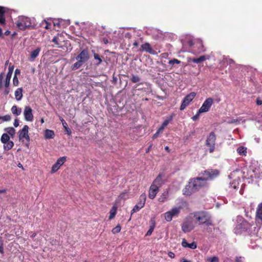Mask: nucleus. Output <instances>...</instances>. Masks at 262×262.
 Here are the masks:
<instances>
[{
	"label": "nucleus",
	"mask_w": 262,
	"mask_h": 262,
	"mask_svg": "<svg viewBox=\"0 0 262 262\" xmlns=\"http://www.w3.org/2000/svg\"><path fill=\"white\" fill-rule=\"evenodd\" d=\"M219 171L216 169H208L205 170L203 173L204 177H198L190 180L196 190L205 186L207 181L211 180L219 174Z\"/></svg>",
	"instance_id": "nucleus-1"
},
{
	"label": "nucleus",
	"mask_w": 262,
	"mask_h": 262,
	"mask_svg": "<svg viewBox=\"0 0 262 262\" xmlns=\"http://www.w3.org/2000/svg\"><path fill=\"white\" fill-rule=\"evenodd\" d=\"M193 217L199 225H205L207 226H213L212 221L210 214L204 211L195 212L193 213Z\"/></svg>",
	"instance_id": "nucleus-2"
},
{
	"label": "nucleus",
	"mask_w": 262,
	"mask_h": 262,
	"mask_svg": "<svg viewBox=\"0 0 262 262\" xmlns=\"http://www.w3.org/2000/svg\"><path fill=\"white\" fill-rule=\"evenodd\" d=\"M35 25L34 18H29L24 16L18 17L16 26L20 30H24L34 26Z\"/></svg>",
	"instance_id": "nucleus-3"
},
{
	"label": "nucleus",
	"mask_w": 262,
	"mask_h": 262,
	"mask_svg": "<svg viewBox=\"0 0 262 262\" xmlns=\"http://www.w3.org/2000/svg\"><path fill=\"white\" fill-rule=\"evenodd\" d=\"M238 223L234 229L235 234H241L243 232L246 231L249 227L248 223L240 216L238 217Z\"/></svg>",
	"instance_id": "nucleus-4"
},
{
	"label": "nucleus",
	"mask_w": 262,
	"mask_h": 262,
	"mask_svg": "<svg viewBox=\"0 0 262 262\" xmlns=\"http://www.w3.org/2000/svg\"><path fill=\"white\" fill-rule=\"evenodd\" d=\"M182 208L181 206L172 207L170 210L166 212L163 214L165 220L168 222L171 221L173 217L179 216Z\"/></svg>",
	"instance_id": "nucleus-5"
},
{
	"label": "nucleus",
	"mask_w": 262,
	"mask_h": 262,
	"mask_svg": "<svg viewBox=\"0 0 262 262\" xmlns=\"http://www.w3.org/2000/svg\"><path fill=\"white\" fill-rule=\"evenodd\" d=\"M1 141L3 143L4 150H9L14 146V143L10 140V136L7 134H3L1 136Z\"/></svg>",
	"instance_id": "nucleus-6"
},
{
	"label": "nucleus",
	"mask_w": 262,
	"mask_h": 262,
	"mask_svg": "<svg viewBox=\"0 0 262 262\" xmlns=\"http://www.w3.org/2000/svg\"><path fill=\"white\" fill-rule=\"evenodd\" d=\"M216 136L214 132H211L207 137L206 145L209 147V152L212 153L215 148Z\"/></svg>",
	"instance_id": "nucleus-7"
},
{
	"label": "nucleus",
	"mask_w": 262,
	"mask_h": 262,
	"mask_svg": "<svg viewBox=\"0 0 262 262\" xmlns=\"http://www.w3.org/2000/svg\"><path fill=\"white\" fill-rule=\"evenodd\" d=\"M146 199V194L143 193L142 194L139 198V200L137 204L134 207L133 209L131 211L132 214L135 212L139 211L141 208H142L145 205Z\"/></svg>",
	"instance_id": "nucleus-8"
},
{
	"label": "nucleus",
	"mask_w": 262,
	"mask_h": 262,
	"mask_svg": "<svg viewBox=\"0 0 262 262\" xmlns=\"http://www.w3.org/2000/svg\"><path fill=\"white\" fill-rule=\"evenodd\" d=\"M181 227L182 231L185 233L189 232L194 228L192 221L188 218L183 222Z\"/></svg>",
	"instance_id": "nucleus-9"
},
{
	"label": "nucleus",
	"mask_w": 262,
	"mask_h": 262,
	"mask_svg": "<svg viewBox=\"0 0 262 262\" xmlns=\"http://www.w3.org/2000/svg\"><path fill=\"white\" fill-rule=\"evenodd\" d=\"M196 96V93L194 92H191L189 94L187 95L182 101L181 105L180 106L181 110H184L192 101L194 98Z\"/></svg>",
	"instance_id": "nucleus-10"
},
{
	"label": "nucleus",
	"mask_w": 262,
	"mask_h": 262,
	"mask_svg": "<svg viewBox=\"0 0 262 262\" xmlns=\"http://www.w3.org/2000/svg\"><path fill=\"white\" fill-rule=\"evenodd\" d=\"M213 99L211 98H207L203 102L202 106L199 110V113H206L209 111L211 106L213 104Z\"/></svg>",
	"instance_id": "nucleus-11"
},
{
	"label": "nucleus",
	"mask_w": 262,
	"mask_h": 262,
	"mask_svg": "<svg viewBox=\"0 0 262 262\" xmlns=\"http://www.w3.org/2000/svg\"><path fill=\"white\" fill-rule=\"evenodd\" d=\"M29 127L28 125H25L23 128L19 132V140L22 142L24 141V140H26L27 141L29 142L30 137L28 134Z\"/></svg>",
	"instance_id": "nucleus-12"
},
{
	"label": "nucleus",
	"mask_w": 262,
	"mask_h": 262,
	"mask_svg": "<svg viewBox=\"0 0 262 262\" xmlns=\"http://www.w3.org/2000/svg\"><path fill=\"white\" fill-rule=\"evenodd\" d=\"M25 119L27 121L32 122L33 120L32 109L29 106H26L24 111Z\"/></svg>",
	"instance_id": "nucleus-13"
},
{
	"label": "nucleus",
	"mask_w": 262,
	"mask_h": 262,
	"mask_svg": "<svg viewBox=\"0 0 262 262\" xmlns=\"http://www.w3.org/2000/svg\"><path fill=\"white\" fill-rule=\"evenodd\" d=\"M165 174L163 173H160L156 178L154 180L151 184L154 185L160 188L165 183Z\"/></svg>",
	"instance_id": "nucleus-14"
},
{
	"label": "nucleus",
	"mask_w": 262,
	"mask_h": 262,
	"mask_svg": "<svg viewBox=\"0 0 262 262\" xmlns=\"http://www.w3.org/2000/svg\"><path fill=\"white\" fill-rule=\"evenodd\" d=\"M66 161V157H62L59 158L56 162L52 166L51 172L54 173L57 171L60 168V167Z\"/></svg>",
	"instance_id": "nucleus-15"
},
{
	"label": "nucleus",
	"mask_w": 262,
	"mask_h": 262,
	"mask_svg": "<svg viewBox=\"0 0 262 262\" xmlns=\"http://www.w3.org/2000/svg\"><path fill=\"white\" fill-rule=\"evenodd\" d=\"M193 186V185L192 184H191V182L189 181L188 184L186 185L185 188L183 190V194L187 196L190 195L193 193L197 191L194 187Z\"/></svg>",
	"instance_id": "nucleus-16"
},
{
	"label": "nucleus",
	"mask_w": 262,
	"mask_h": 262,
	"mask_svg": "<svg viewBox=\"0 0 262 262\" xmlns=\"http://www.w3.org/2000/svg\"><path fill=\"white\" fill-rule=\"evenodd\" d=\"M76 59L84 63L89 59V55L87 50H83L76 57Z\"/></svg>",
	"instance_id": "nucleus-17"
},
{
	"label": "nucleus",
	"mask_w": 262,
	"mask_h": 262,
	"mask_svg": "<svg viewBox=\"0 0 262 262\" xmlns=\"http://www.w3.org/2000/svg\"><path fill=\"white\" fill-rule=\"evenodd\" d=\"M159 191V187L154 185L151 184L149 189L148 197L150 199H154L156 197Z\"/></svg>",
	"instance_id": "nucleus-18"
},
{
	"label": "nucleus",
	"mask_w": 262,
	"mask_h": 262,
	"mask_svg": "<svg viewBox=\"0 0 262 262\" xmlns=\"http://www.w3.org/2000/svg\"><path fill=\"white\" fill-rule=\"evenodd\" d=\"M209 56L208 55H203L198 58H189L188 61H192L193 62L199 63L202 62L207 59H209Z\"/></svg>",
	"instance_id": "nucleus-19"
},
{
	"label": "nucleus",
	"mask_w": 262,
	"mask_h": 262,
	"mask_svg": "<svg viewBox=\"0 0 262 262\" xmlns=\"http://www.w3.org/2000/svg\"><path fill=\"white\" fill-rule=\"evenodd\" d=\"M40 50L41 49L40 48H37L35 50L31 52L29 60L31 61H33L35 58H36L39 55Z\"/></svg>",
	"instance_id": "nucleus-20"
},
{
	"label": "nucleus",
	"mask_w": 262,
	"mask_h": 262,
	"mask_svg": "<svg viewBox=\"0 0 262 262\" xmlns=\"http://www.w3.org/2000/svg\"><path fill=\"white\" fill-rule=\"evenodd\" d=\"M182 246L184 248H189L191 249H194L197 247L196 244L195 242H193L190 244H188L185 239H183Z\"/></svg>",
	"instance_id": "nucleus-21"
},
{
	"label": "nucleus",
	"mask_w": 262,
	"mask_h": 262,
	"mask_svg": "<svg viewBox=\"0 0 262 262\" xmlns=\"http://www.w3.org/2000/svg\"><path fill=\"white\" fill-rule=\"evenodd\" d=\"M142 50L145 51L148 53L152 54H155V51L153 50L149 43H145L141 46Z\"/></svg>",
	"instance_id": "nucleus-22"
},
{
	"label": "nucleus",
	"mask_w": 262,
	"mask_h": 262,
	"mask_svg": "<svg viewBox=\"0 0 262 262\" xmlns=\"http://www.w3.org/2000/svg\"><path fill=\"white\" fill-rule=\"evenodd\" d=\"M4 130L7 132L6 134H7L9 136H10L12 138H13L15 133L16 130L15 129L12 127H7L5 128Z\"/></svg>",
	"instance_id": "nucleus-23"
},
{
	"label": "nucleus",
	"mask_w": 262,
	"mask_h": 262,
	"mask_svg": "<svg viewBox=\"0 0 262 262\" xmlns=\"http://www.w3.org/2000/svg\"><path fill=\"white\" fill-rule=\"evenodd\" d=\"M15 99L17 101H20L23 97V89L22 88H18L15 91Z\"/></svg>",
	"instance_id": "nucleus-24"
},
{
	"label": "nucleus",
	"mask_w": 262,
	"mask_h": 262,
	"mask_svg": "<svg viewBox=\"0 0 262 262\" xmlns=\"http://www.w3.org/2000/svg\"><path fill=\"white\" fill-rule=\"evenodd\" d=\"M256 214V217L262 221V202L258 205Z\"/></svg>",
	"instance_id": "nucleus-25"
},
{
	"label": "nucleus",
	"mask_w": 262,
	"mask_h": 262,
	"mask_svg": "<svg viewBox=\"0 0 262 262\" xmlns=\"http://www.w3.org/2000/svg\"><path fill=\"white\" fill-rule=\"evenodd\" d=\"M172 120V116L169 117L168 119H166L162 124L161 126L158 129L160 131L162 132L165 127L169 124V123Z\"/></svg>",
	"instance_id": "nucleus-26"
},
{
	"label": "nucleus",
	"mask_w": 262,
	"mask_h": 262,
	"mask_svg": "<svg viewBox=\"0 0 262 262\" xmlns=\"http://www.w3.org/2000/svg\"><path fill=\"white\" fill-rule=\"evenodd\" d=\"M236 150L238 155L240 156H245L247 153V148L243 146L238 147Z\"/></svg>",
	"instance_id": "nucleus-27"
},
{
	"label": "nucleus",
	"mask_w": 262,
	"mask_h": 262,
	"mask_svg": "<svg viewBox=\"0 0 262 262\" xmlns=\"http://www.w3.org/2000/svg\"><path fill=\"white\" fill-rule=\"evenodd\" d=\"M54 132L50 129H46L45 133V137L46 139H53L54 137Z\"/></svg>",
	"instance_id": "nucleus-28"
},
{
	"label": "nucleus",
	"mask_w": 262,
	"mask_h": 262,
	"mask_svg": "<svg viewBox=\"0 0 262 262\" xmlns=\"http://www.w3.org/2000/svg\"><path fill=\"white\" fill-rule=\"evenodd\" d=\"M168 198V191H164L162 194L159 196L158 199V201L161 203H164L166 202Z\"/></svg>",
	"instance_id": "nucleus-29"
},
{
	"label": "nucleus",
	"mask_w": 262,
	"mask_h": 262,
	"mask_svg": "<svg viewBox=\"0 0 262 262\" xmlns=\"http://www.w3.org/2000/svg\"><path fill=\"white\" fill-rule=\"evenodd\" d=\"M127 198H128L127 192L126 191H124V192H122L119 195V196H118V198H117V199L116 200V201L117 203H119L121 200H125Z\"/></svg>",
	"instance_id": "nucleus-30"
},
{
	"label": "nucleus",
	"mask_w": 262,
	"mask_h": 262,
	"mask_svg": "<svg viewBox=\"0 0 262 262\" xmlns=\"http://www.w3.org/2000/svg\"><path fill=\"white\" fill-rule=\"evenodd\" d=\"M11 110L12 114L15 116H19L21 113V108L17 107L16 105H13Z\"/></svg>",
	"instance_id": "nucleus-31"
},
{
	"label": "nucleus",
	"mask_w": 262,
	"mask_h": 262,
	"mask_svg": "<svg viewBox=\"0 0 262 262\" xmlns=\"http://www.w3.org/2000/svg\"><path fill=\"white\" fill-rule=\"evenodd\" d=\"M117 209V206L114 205L113 206V207L112 208V209L110 210V215L109 216V220H112L115 217V216L116 214Z\"/></svg>",
	"instance_id": "nucleus-32"
},
{
	"label": "nucleus",
	"mask_w": 262,
	"mask_h": 262,
	"mask_svg": "<svg viewBox=\"0 0 262 262\" xmlns=\"http://www.w3.org/2000/svg\"><path fill=\"white\" fill-rule=\"evenodd\" d=\"M14 68V66L11 64V63H10V64L9 66V68H8V72L6 75V78L11 79L13 72Z\"/></svg>",
	"instance_id": "nucleus-33"
},
{
	"label": "nucleus",
	"mask_w": 262,
	"mask_h": 262,
	"mask_svg": "<svg viewBox=\"0 0 262 262\" xmlns=\"http://www.w3.org/2000/svg\"><path fill=\"white\" fill-rule=\"evenodd\" d=\"M60 121H61V122L62 123V124L64 128L65 129L66 132H67L68 134V135H71V131L70 129L68 127V124L66 123V122L65 121V120L61 118V119H60Z\"/></svg>",
	"instance_id": "nucleus-34"
},
{
	"label": "nucleus",
	"mask_w": 262,
	"mask_h": 262,
	"mask_svg": "<svg viewBox=\"0 0 262 262\" xmlns=\"http://www.w3.org/2000/svg\"><path fill=\"white\" fill-rule=\"evenodd\" d=\"M83 63L81 61L78 60L76 62H75L72 66V70H77L79 69Z\"/></svg>",
	"instance_id": "nucleus-35"
},
{
	"label": "nucleus",
	"mask_w": 262,
	"mask_h": 262,
	"mask_svg": "<svg viewBox=\"0 0 262 262\" xmlns=\"http://www.w3.org/2000/svg\"><path fill=\"white\" fill-rule=\"evenodd\" d=\"M11 119V117L9 115H6L4 116H0V120H2V121L5 122V121H9Z\"/></svg>",
	"instance_id": "nucleus-36"
},
{
	"label": "nucleus",
	"mask_w": 262,
	"mask_h": 262,
	"mask_svg": "<svg viewBox=\"0 0 262 262\" xmlns=\"http://www.w3.org/2000/svg\"><path fill=\"white\" fill-rule=\"evenodd\" d=\"M131 81L134 83H136L138 82H139L140 80V79L139 76L133 75L132 77L130 79Z\"/></svg>",
	"instance_id": "nucleus-37"
},
{
	"label": "nucleus",
	"mask_w": 262,
	"mask_h": 262,
	"mask_svg": "<svg viewBox=\"0 0 262 262\" xmlns=\"http://www.w3.org/2000/svg\"><path fill=\"white\" fill-rule=\"evenodd\" d=\"M120 230L121 227L119 225H118L112 229V232H113V234H115L117 233H119L120 231Z\"/></svg>",
	"instance_id": "nucleus-38"
},
{
	"label": "nucleus",
	"mask_w": 262,
	"mask_h": 262,
	"mask_svg": "<svg viewBox=\"0 0 262 262\" xmlns=\"http://www.w3.org/2000/svg\"><path fill=\"white\" fill-rule=\"evenodd\" d=\"M180 63H181V61H180L177 59H173L170 60L168 61L169 64H170V65H173L175 63L179 64Z\"/></svg>",
	"instance_id": "nucleus-39"
},
{
	"label": "nucleus",
	"mask_w": 262,
	"mask_h": 262,
	"mask_svg": "<svg viewBox=\"0 0 262 262\" xmlns=\"http://www.w3.org/2000/svg\"><path fill=\"white\" fill-rule=\"evenodd\" d=\"M94 57L95 59L97 60L98 62L96 64L97 66L99 65L100 63L102 62V60L100 58L99 55L98 54L95 53L94 54Z\"/></svg>",
	"instance_id": "nucleus-40"
},
{
	"label": "nucleus",
	"mask_w": 262,
	"mask_h": 262,
	"mask_svg": "<svg viewBox=\"0 0 262 262\" xmlns=\"http://www.w3.org/2000/svg\"><path fill=\"white\" fill-rule=\"evenodd\" d=\"M19 83L18 79L16 75H14L13 79V84L14 86H17Z\"/></svg>",
	"instance_id": "nucleus-41"
},
{
	"label": "nucleus",
	"mask_w": 262,
	"mask_h": 262,
	"mask_svg": "<svg viewBox=\"0 0 262 262\" xmlns=\"http://www.w3.org/2000/svg\"><path fill=\"white\" fill-rule=\"evenodd\" d=\"M154 227H155L154 225L152 226H150V228L147 231V233L146 234V236H149V235H150L151 234L152 232L154 231Z\"/></svg>",
	"instance_id": "nucleus-42"
},
{
	"label": "nucleus",
	"mask_w": 262,
	"mask_h": 262,
	"mask_svg": "<svg viewBox=\"0 0 262 262\" xmlns=\"http://www.w3.org/2000/svg\"><path fill=\"white\" fill-rule=\"evenodd\" d=\"M10 79H9V78H6V79L5 80L4 84H5V87L6 88H8V87L10 85Z\"/></svg>",
	"instance_id": "nucleus-43"
},
{
	"label": "nucleus",
	"mask_w": 262,
	"mask_h": 262,
	"mask_svg": "<svg viewBox=\"0 0 262 262\" xmlns=\"http://www.w3.org/2000/svg\"><path fill=\"white\" fill-rule=\"evenodd\" d=\"M239 122V121L237 119H232L228 121V123L229 124L236 123Z\"/></svg>",
	"instance_id": "nucleus-44"
},
{
	"label": "nucleus",
	"mask_w": 262,
	"mask_h": 262,
	"mask_svg": "<svg viewBox=\"0 0 262 262\" xmlns=\"http://www.w3.org/2000/svg\"><path fill=\"white\" fill-rule=\"evenodd\" d=\"M209 262H218V258L216 257H213L208 259Z\"/></svg>",
	"instance_id": "nucleus-45"
},
{
	"label": "nucleus",
	"mask_w": 262,
	"mask_h": 262,
	"mask_svg": "<svg viewBox=\"0 0 262 262\" xmlns=\"http://www.w3.org/2000/svg\"><path fill=\"white\" fill-rule=\"evenodd\" d=\"M201 113H199V111H198L197 113L192 117V120L193 121L196 120L199 118L200 114Z\"/></svg>",
	"instance_id": "nucleus-46"
},
{
	"label": "nucleus",
	"mask_w": 262,
	"mask_h": 262,
	"mask_svg": "<svg viewBox=\"0 0 262 262\" xmlns=\"http://www.w3.org/2000/svg\"><path fill=\"white\" fill-rule=\"evenodd\" d=\"M0 252L2 254L4 253L3 243L1 239H0Z\"/></svg>",
	"instance_id": "nucleus-47"
},
{
	"label": "nucleus",
	"mask_w": 262,
	"mask_h": 262,
	"mask_svg": "<svg viewBox=\"0 0 262 262\" xmlns=\"http://www.w3.org/2000/svg\"><path fill=\"white\" fill-rule=\"evenodd\" d=\"M3 74H0V90H1L3 88Z\"/></svg>",
	"instance_id": "nucleus-48"
},
{
	"label": "nucleus",
	"mask_w": 262,
	"mask_h": 262,
	"mask_svg": "<svg viewBox=\"0 0 262 262\" xmlns=\"http://www.w3.org/2000/svg\"><path fill=\"white\" fill-rule=\"evenodd\" d=\"M5 18L4 17V15H1L0 16V24H4L5 23Z\"/></svg>",
	"instance_id": "nucleus-49"
},
{
	"label": "nucleus",
	"mask_w": 262,
	"mask_h": 262,
	"mask_svg": "<svg viewBox=\"0 0 262 262\" xmlns=\"http://www.w3.org/2000/svg\"><path fill=\"white\" fill-rule=\"evenodd\" d=\"M43 22L46 24V26H45V28L47 29H49L51 28L50 27V25L51 24L48 23L47 20H44Z\"/></svg>",
	"instance_id": "nucleus-50"
},
{
	"label": "nucleus",
	"mask_w": 262,
	"mask_h": 262,
	"mask_svg": "<svg viewBox=\"0 0 262 262\" xmlns=\"http://www.w3.org/2000/svg\"><path fill=\"white\" fill-rule=\"evenodd\" d=\"M227 63L229 64L230 66L234 64V61L232 59H228L227 60Z\"/></svg>",
	"instance_id": "nucleus-51"
},
{
	"label": "nucleus",
	"mask_w": 262,
	"mask_h": 262,
	"mask_svg": "<svg viewBox=\"0 0 262 262\" xmlns=\"http://www.w3.org/2000/svg\"><path fill=\"white\" fill-rule=\"evenodd\" d=\"M244 257H236L235 259L236 262H243Z\"/></svg>",
	"instance_id": "nucleus-52"
},
{
	"label": "nucleus",
	"mask_w": 262,
	"mask_h": 262,
	"mask_svg": "<svg viewBox=\"0 0 262 262\" xmlns=\"http://www.w3.org/2000/svg\"><path fill=\"white\" fill-rule=\"evenodd\" d=\"M13 125L15 127H17L19 126V121L17 119H15Z\"/></svg>",
	"instance_id": "nucleus-53"
},
{
	"label": "nucleus",
	"mask_w": 262,
	"mask_h": 262,
	"mask_svg": "<svg viewBox=\"0 0 262 262\" xmlns=\"http://www.w3.org/2000/svg\"><path fill=\"white\" fill-rule=\"evenodd\" d=\"M52 42L55 43L56 45H59L58 42V37L54 36L53 38L52 39Z\"/></svg>",
	"instance_id": "nucleus-54"
},
{
	"label": "nucleus",
	"mask_w": 262,
	"mask_h": 262,
	"mask_svg": "<svg viewBox=\"0 0 262 262\" xmlns=\"http://www.w3.org/2000/svg\"><path fill=\"white\" fill-rule=\"evenodd\" d=\"M161 131H160V130L158 129L157 130V132L153 135L152 138H154V139L156 138L158 136L160 133H161Z\"/></svg>",
	"instance_id": "nucleus-55"
},
{
	"label": "nucleus",
	"mask_w": 262,
	"mask_h": 262,
	"mask_svg": "<svg viewBox=\"0 0 262 262\" xmlns=\"http://www.w3.org/2000/svg\"><path fill=\"white\" fill-rule=\"evenodd\" d=\"M168 255L169 257H170L171 258H173L175 256L174 254L172 252H169L168 253Z\"/></svg>",
	"instance_id": "nucleus-56"
},
{
	"label": "nucleus",
	"mask_w": 262,
	"mask_h": 262,
	"mask_svg": "<svg viewBox=\"0 0 262 262\" xmlns=\"http://www.w3.org/2000/svg\"><path fill=\"white\" fill-rule=\"evenodd\" d=\"M4 7L0 6V16L1 15H4L5 11L4 10Z\"/></svg>",
	"instance_id": "nucleus-57"
},
{
	"label": "nucleus",
	"mask_w": 262,
	"mask_h": 262,
	"mask_svg": "<svg viewBox=\"0 0 262 262\" xmlns=\"http://www.w3.org/2000/svg\"><path fill=\"white\" fill-rule=\"evenodd\" d=\"M187 44L189 47H191L193 45V41L191 39L189 40L187 42Z\"/></svg>",
	"instance_id": "nucleus-58"
},
{
	"label": "nucleus",
	"mask_w": 262,
	"mask_h": 262,
	"mask_svg": "<svg viewBox=\"0 0 262 262\" xmlns=\"http://www.w3.org/2000/svg\"><path fill=\"white\" fill-rule=\"evenodd\" d=\"M10 93V91L7 88L5 89L4 91V94L5 95H7Z\"/></svg>",
	"instance_id": "nucleus-59"
},
{
	"label": "nucleus",
	"mask_w": 262,
	"mask_h": 262,
	"mask_svg": "<svg viewBox=\"0 0 262 262\" xmlns=\"http://www.w3.org/2000/svg\"><path fill=\"white\" fill-rule=\"evenodd\" d=\"M256 103L257 105H261L262 104V100H260V99H257L256 100Z\"/></svg>",
	"instance_id": "nucleus-60"
},
{
	"label": "nucleus",
	"mask_w": 262,
	"mask_h": 262,
	"mask_svg": "<svg viewBox=\"0 0 262 262\" xmlns=\"http://www.w3.org/2000/svg\"><path fill=\"white\" fill-rule=\"evenodd\" d=\"M20 73V71L19 69H16L15 71V75H19Z\"/></svg>",
	"instance_id": "nucleus-61"
},
{
	"label": "nucleus",
	"mask_w": 262,
	"mask_h": 262,
	"mask_svg": "<svg viewBox=\"0 0 262 262\" xmlns=\"http://www.w3.org/2000/svg\"><path fill=\"white\" fill-rule=\"evenodd\" d=\"M181 261H182V262H192L191 261H190V260H187V259H185V258H182V259H181Z\"/></svg>",
	"instance_id": "nucleus-62"
},
{
	"label": "nucleus",
	"mask_w": 262,
	"mask_h": 262,
	"mask_svg": "<svg viewBox=\"0 0 262 262\" xmlns=\"http://www.w3.org/2000/svg\"><path fill=\"white\" fill-rule=\"evenodd\" d=\"M103 41L105 44H107L108 42L107 39L105 38L103 39Z\"/></svg>",
	"instance_id": "nucleus-63"
},
{
	"label": "nucleus",
	"mask_w": 262,
	"mask_h": 262,
	"mask_svg": "<svg viewBox=\"0 0 262 262\" xmlns=\"http://www.w3.org/2000/svg\"><path fill=\"white\" fill-rule=\"evenodd\" d=\"M6 192H7V190L5 189H0V193H6Z\"/></svg>",
	"instance_id": "nucleus-64"
}]
</instances>
